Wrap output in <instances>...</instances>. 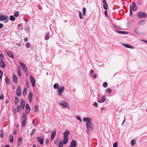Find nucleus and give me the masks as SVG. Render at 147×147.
<instances>
[{
  "label": "nucleus",
  "mask_w": 147,
  "mask_h": 147,
  "mask_svg": "<svg viewBox=\"0 0 147 147\" xmlns=\"http://www.w3.org/2000/svg\"><path fill=\"white\" fill-rule=\"evenodd\" d=\"M83 121L86 122V128L87 130L86 132L88 133L89 131H92L93 129V125L92 122L91 118L89 117H84L83 118Z\"/></svg>",
  "instance_id": "nucleus-1"
},
{
  "label": "nucleus",
  "mask_w": 147,
  "mask_h": 147,
  "mask_svg": "<svg viewBox=\"0 0 147 147\" xmlns=\"http://www.w3.org/2000/svg\"><path fill=\"white\" fill-rule=\"evenodd\" d=\"M137 16L140 18H144L146 17L147 14L144 12L140 11L137 13Z\"/></svg>",
  "instance_id": "nucleus-2"
},
{
  "label": "nucleus",
  "mask_w": 147,
  "mask_h": 147,
  "mask_svg": "<svg viewBox=\"0 0 147 147\" xmlns=\"http://www.w3.org/2000/svg\"><path fill=\"white\" fill-rule=\"evenodd\" d=\"M60 105L63 108H67L69 107L68 104L66 101L64 100L61 101Z\"/></svg>",
  "instance_id": "nucleus-3"
},
{
  "label": "nucleus",
  "mask_w": 147,
  "mask_h": 147,
  "mask_svg": "<svg viewBox=\"0 0 147 147\" xmlns=\"http://www.w3.org/2000/svg\"><path fill=\"white\" fill-rule=\"evenodd\" d=\"M64 87L63 86H60L57 89V91L59 93L58 94L59 96L61 95V94L64 91Z\"/></svg>",
  "instance_id": "nucleus-4"
},
{
  "label": "nucleus",
  "mask_w": 147,
  "mask_h": 147,
  "mask_svg": "<svg viewBox=\"0 0 147 147\" xmlns=\"http://www.w3.org/2000/svg\"><path fill=\"white\" fill-rule=\"evenodd\" d=\"M19 64L25 72L27 71V67L23 62H19Z\"/></svg>",
  "instance_id": "nucleus-5"
},
{
  "label": "nucleus",
  "mask_w": 147,
  "mask_h": 147,
  "mask_svg": "<svg viewBox=\"0 0 147 147\" xmlns=\"http://www.w3.org/2000/svg\"><path fill=\"white\" fill-rule=\"evenodd\" d=\"M30 78L32 83V86L33 87H34L35 86V81L34 78L32 76H30Z\"/></svg>",
  "instance_id": "nucleus-6"
},
{
  "label": "nucleus",
  "mask_w": 147,
  "mask_h": 147,
  "mask_svg": "<svg viewBox=\"0 0 147 147\" xmlns=\"http://www.w3.org/2000/svg\"><path fill=\"white\" fill-rule=\"evenodd\" d=\"M21 88L20 86H18L16 90V94L18 96H20L21 95Z\"/></svg>",
  "instance_id": "nucleus-7"
},
{
  "label": "nucleus",
  "mask_w": 147,
  "mask_h": 147,
  "mask_svg": "<svg viewBox=\"0 0 147 147\" xmlns=\"http://www.w3.org/2000/svg\"><path fill=\"white\" fill-rule=\"evenodd\" d=\"M77 145L76 142L74 140L71 142V144L69 147H76Z\"/></svg>",
  "instance_id": "nucleus-8"
},
{
  "label": "nucleus",
  "mask_w": 147,
  "mask_h": 147,
  "mask_svg": "<svg viewBox=\"0 0 147 147\" xmlns=\"http://www.w3.org/2000/svg\"><path fill=\"white\" fill-rule=\"evenodd\" d=\"M21 107L22 109H24V108L25 105V102L24 99H22L20 102Z\"/></svg>",
  "instance_id": "nucleus-9"
},
{
  "label": "nucleus",
  "mask_w": 147,
  "mask_h": 147,
  "mask_svg": "<svg viewBox=\"0 0 147 147\" xmlns=\"http://www.w3.org/2000/svg\"><path fill=\"white\" fill-rule=\"evenodd\" d=\"M38 141L41 144H42L43 143L44 139L40 137H38L37 138Z\"/></svg>",
  "instance_id": "nucleus-10"
},
{
  "label": "nucleus",
  "mask_w": 147,
  "mask_h": 147,
  "mask_svg": "<svg viewBox=\"0 0 147 147\" xmlns=\"http://www.w3.org/2000/svg\"><path fill=\"white\" fill-rule=\"evenodd\" d=\"M56 134V131H53V132L51 133V140H53L54 138L55 137Z\"/></svg>",
  "instance_id": "nucleus-11"
},
{
  "label": "nucleus",
  "mask_w": 147,
  "mask_h": 147,
  "mask_svg": "<svg viewBox=\"0 0 147 147\" xmlns=\"http://www.w3.org/2000/svg\"><path fill=\"white\" fill-rule=\"evenodd\" d=\"M9 18V17L8 16H1L0 17V20H5L7 19H8Z\"/></svg>",
  "instance_id": "nucleus-12"
},
{
  "label": "nucleus",
  "mask_w": 147,
  "mask_h": 147,
  "mask_svg": "<svg viewBox=\"0 0 147 147\" xmlns=\"http://www.w3.org/2000/svg\"><path fill=\"white\" fill-rule=\"evenodd\" d=\"M122 45L123 46H124L126 48H130V49H133L134 48V47L133 46H131V45H127L126 44H122Z\"/></svg>",
  "instance_id": "nucleus-13"
},
{
  "label": "nucleus",
  "mask_w": 147,
  "mask_h": 147,
  "mask_svg": "<svg viewBox=\"0 0 147 147\" xmlns=\"http://www.w3.org/2000/svg\"><path fill=\"white\" fill-rule=\"evenodd\" d=\"M17 146H19L22 143V138L21 137L19 138L17 142Z\"/></svg>",
  "instance_id": "nucleus-14"
},
{
  "label": "nucleus",
  "mask_w": 147,
  "mask_h": 147,
  "mask_svg": "<svg viewBox=\"0 0 147 147\" xmlns=\"http://www.w3.org/2000/svg\"><path fill=\"white\" fill-rule=\"evenodd\" d=\"M132 8L133 10L134 11H135L137 9V7L135 3L133 2L132 3Z\"/></svg>",
  "instance_id": "nucleus-15"
},
{
  "label": "nucleus",
  "mask_w": 147,
  "mask_h": 147,
  "mask_svg": "<svg viewBox=\"0 0 147 147\" xmlns=\"http://www.w3.org/2000/svg\"><path fill=\"white\" fill-rule=\"evenodd\" d=\"M7 55L12 59H14V57L12 53L11 52L7 51Z\"/></svg>",
  "instance_id": "nucleus-16"
},
{
  "label": "nucleus",
  "mask_w": 147,
  "mask_h": 147,
  "mask_svg": "<svg viewBox=\"0 0 147 147\" xmlns=\"http://www.w3.org/2000/svg\"><path fill=\"white\" fill-rule=\"evenodd\" d=\"M115 31L118 33L123 34H127L128 33V32L126 31H121L117 30H115Z\"/></svg>",
  "instance_id": "nucleus-17"
},
{
  "label": "nucleus",
  "mask_w": 147,
  "mask_h": 147,
  "mask_svg": "<svg viewBox=\"0 0 147 147\" xmlns=\"http://www.w3.org/2000/svg\"><path fill=\"white\" fill-rule=\"evenodd\" d=\"M146 22V21L144 20H142L140 21L138 23V26H141L142 24H144Z\"/></svg>",
  "instance_id": "nucleus-18"
},
{
  "label": "nucleus",
  "mask_w": 147,
  "mask_h": 147,
  "mask_svg": "<svg viewBox=\"0 0 147 147\" xmlns=\"http://www.w3.org/2000/svg\"><path fill=\"white\" fill-rule=\"evenodd\" d=\"M0 65L3 68H4L5 67V63L2 61H0Z\"/></svg>",
  "instance_id": "nucleus-19"
},
{
  "label": "nucleus",
  "mask_w": 147,
  "mask_h": 147,
  "mask_svg": "<svg viewBox=\"0 0 147 147\" xmlns=\"http://www.w3.org/2000/svg\"><path fill=\"white\" fill-rule=\"evenodd\" d=\"M13 81L14 83L17 82V77L16 76L14 75L13 76Z\"/></svg>",
  "instance_id": "nucleus-20"
},
{
  "label": "nucleus",
  "mask_w": 147,
  "mask_h": 147,
  "mask_svg": "<svg viewBox=\"0 0 147 147\" xmlns=\"http://www.w3.org/2000/svg\"><path fill=\"white\" fill-rule=\"evenodd\" d=\"M32 93L30 92L29 93V100L30 102H32Z\"/></svg>",
  "instance_id": "nucleus-21"
},
{
  "label": "nucleus",
  "mask_w": 147,
  "mask_h": 147,
  "mask_svg": "<svg viewBox=\"0 0 147 147\" xmlns=\"http://www.w3.org/2000/svg\"><path fill=\"white\" fill-rule=\"evenodd\" d=\"M19 99L17 96L15 97L14 100V102L15 104H18L19 101Z\"/></svg>",
  "instance_id": "nucleus-22"
},
{
  "label": "nucleus",
  "mask_w": 147,
  "mask_h": 147,
  "mask_svg": "<svg viewBox=\"0 0 147 147\" xmlns=\"http://www.w3.org/2000/svg\"><path fill=\"white\" fill-rule=\"evenodd\" d=\"M69 134V131L68 130H66L64 133V137H67L68 136Z\"/></svg>",
  "instance_id": "nucleus-23"
},
{
  "label": "nucleus",
  "mask_w": 147,
  "mask_h": 147,
  "mask_svg": "<svg viewBox=\"0 0 147 147\" xmlns=\"http://www.w3.org/2000/svg\"><path fill=\"white\" fill-rule=\"evenodd\" d=\"M68 142V139L67 138L64 137L63 140V143L66 144Z\"/></svg>",
  "instance_id": "nucleus-24"
},
{
  "label": "nucleus",
  "mask_w": 147,
  "mask_h": 147,
  "mask_svg": "<svg viewBox=\"0 0 147 147\" xmlns=\"http://www.w3.org/2000/svg\"><path fill=\"white\" fill-rule=\"evenodd\" d=\"M9 141L11 143H12L13 142V137L12 135H11L10 136Z\"/></svg>",
  "instance_id": "nucleus-25"
},
{
  "label": "nucleus",
  "mask_w": 147,
  "mask_h": 147,
  "mask_svg": "<svg viewBox=\"0 0 147 147\" xmlns=\"http://www.w3.org/2000/svg\"><path fill=\"white\" fill-rule=\"evenodd\" d=\"M27 88H25L24 89L23 92L22 94L24 96L27 93Z\"/></svg>",
  "instance_id": "nucleus-26"
},
{
  "label": "nucleus",
  "mask_w": 147,
  "mask_h": 147,
  "mask_svg": "<svg viewBox=\"0 0 147 147\" xmlns=\"http://www.w3.org/2000/svg\"><path fill=\"white\" fill-rule=\"evenodd\" d=\"M26 115L24 113L23 114V117L22 118V121H26Z\"/></svg>",
  "instance_id": "nucleus-27"
},
{
  "label": "nucleus",
  "mask_w": 147,
  "mask_h": 147,
  "mask_svg": "<svg viewBox=\"0 0 147 147\" xmlns=\"http://www.w3.org/2000/svg\"><path fill=\"white\" fill-rule=\"evenodd\" d=\"M38 111V106L36 105H35L34 109V112L35 113H37Z\"/></svg>",
  "instance_id": "nucleus-28"
},
{
  "label": "nucleus",
  "mask_w": 147,
  "mask_h": 147,
  "mask_svg": "<svg viewBox=\"0 0 147 147\" xmlns=\"http://www.w3.org/2000/svg\"><path fill=\"white\" fill-rule=\"evenodd\" d=\"M134 31L138 35H140V32L138 31V28H136L134 30Z\"/></svg>",
  "instance_id": "nucleus-29"
},
{
  "label": "nucleus",
  "mask_w": 147,
  "mask_h": 147,
  "mask_svg": "<svg viewBox=\"0 0 147 147\" xmlns=\"http://www.w3.org/2000/svg\"><path fill=\"white\" fill-rule=\"evenodd\" d=\"M5 82L7 83V84H9V80L7 76L5 79Z\"/></svg>",
  "instance_id": "nucleus-30"
},
{
  "label": "nucleus",
  "mask_w": 147,
  "mask_h": 147,
  "mask_svg": "<svg viewBox=\"0 0 147 147\" xmlns=\"http://www.w3.org/2000/svg\"><path fill=\"white\" fill-rule=\"evenodd\" d=\"M136 141L135 140L133 139L131 141V143L132 146L136 144Z\"/></svg>",
  "instance_id": "nucleus-31"
},
{
  "label": "nucleus",
  "mask_w": 147,
  "mask_h": 147,
  "mask_svg": "<svg viewBox=\"0 0 147 147\" xmlns=\"http://www.w3.org/2000/svg\"><path fill=\"white\" fill-rule=\"evenodd\" d=\"M50 33L49 32H48L47 33L46 35L45 36V39L46 40H47L49 37Z\"/></svg>",
  "instance_id": "nucleus-32"
},
{
  "label": "nucleus",
  "mask_w": 147,
  "mask_h": 147,
  "mask_svg": "<svg viewBox=\"0 0 147 147\" xmlns=\"http://www.w3.org/2000/svg\"><path fill=\"white\" fill-rule=\"evenodd\" d=\"M106 100V96H105V95H104L102 96L101 100L103 101V102H105Z\"/></svg>",
  "instance_id": "nucleus-33"
},
{
  "label": "nucleus",
  "mask_w": 147,
  "mask_h": 147,
  "mask_svg": "<svg viewBox=\"0 0 147 147\" xmlns=\"http://www.w3.org/2000/svg\"><path fill=\"white\" fill-rule=\"evenodd\" d=\"M53 88L54 89H58V88H59L58 84L57 83L55 84L53 86Z\"/></svg>",
  "instance_id": "nucleus-34"
},
{
  "label": "nucleus",
  "mask_w": 147,
  "mask_h": 147,
  "mask_svg": "<svg viewBox=\"0 0 147 147\" xmlns=\"http://www.w3.org/2000/svg\"><path fill=\"white\" fill-rule=\"evenodd\" d=\"M15 18L13 16H10V20L12 21H13L15 20Z\"/></svg>",
  "instance_id": "nucleus-35"
},
{
  "label": "nucleus",
  "mask_w": 147,
  "mask_h": 147,
  "mask_svg": "<svg viewBox=\"0 0 147 147\" xmlns=\"http://www.w3.org/2000/svg\"><path fill=\"white\" fill-rule=\"evenodd\" d=\"M0 59L1 61H3L4 59V56L2 54L0 55Z\"/></svg>",
  "instance_id": "nucleus-36"
},
{
  "label": "nucleus",
  "mask_w": 147,
  "mask_h": 147,
  "mask_svg": "<svg viewBox=\"0 0 147 147\" xmlns=\"http://www.w3.org/2000/svg\"><path fill=\"white\" fill-rule=\"evenodd\" d=\"M21 110L20 107L18 105H17V111L18 112H19Z\"/></svg>",
  "instance_id": "nucleus-37"
},
{
  "label": "nucleus",
  "mask_w": 147,
  "mask_h": 147,
  "mask_svg": "<svg viewBox=\"0 0 147 147\" xmlns=\"http://www.w3.org/2000/svg\"><path fill=\"white\" fill-rule=\"evenodd\" d=\"M36 131V129H33L31 133V134L30 135L31 136H32L33 134Z\"/></svg>",
  "instance_id": "nucleus-38"
},
{
  "label": "nucleus",
  "mask_w": 147,
  "mask_h": 147,
  "mask_svg": "<svg viewBox=\"0 0 147 147\" xmlns=\"http://www.w3.org/2000/svg\"><path fill=\"white\" fill-rule=\"evenodd\" d=\"M63 143L62 141L60 142L59 144V147H63Z\"/></svg>",
  "instance_id": "nucleus-39"
},
{
  "label": "nucleus",
  "mask_w": 147,
  "mask_h": 147,
  "mask_svg": "<svg viewBox=\"0 0 147 147\" xmlns=\"http://www.w3.org/2000/svg\"><path fill=\"white\" fill-rule=\"evenodd\" d=\"M14 16L16 17H18L19 16V12L16 11L14 13Z\"/></svg>",
  "instance_id": "nucleus-40"
},
{
  "label": "nucleus",
  "mask_w": 147,
  "mask_h": 147,
  "mask_svg": "<svg viewBox=\"0 0 147 147\" xmlns=\"http://www.w3.org/2000/svg\"><path fill=\"white\" fill-rule=\"evenodd\" d=\"M107 82H104L103 83V86L105 88L107 86Z\"/></svg>",
  "instance_id": "nucleus-41"
},
{
  "label": "nucleus",
  "mask_w": 147,
  "mask_h": 147,
  "mask_svg": "<svg viewBox=\"0 0 147 147\" xmlns=\"http://www.w3.org/2000/svg\"><path fill=\"white\" fill-rule=\"evenodd\" d=\"M79 15L80 18L81 19H83V16H82V12H80L79 13Z\"/></svg>",
  "instance_id": "nucleus-42"
},
{
  "label": "nucleus",
  "mask_w": 147,
  "mask_h": 147,
  "mask_svg": "<svg viewBox=\"0 0 147 147\" xmlns=\"http://www.w3.org/2000/svg\"><path fill=\"white\" fill-rule=\"evenodd\" d=\"M26 46L27 48H28L30 47V45L29 43H27L26 44Z\"/></svg>",
  "instance_id": "nucleus-43"
},
{
  "label": "nucleus",
  "mask_w": 147,
  "mask_h": 147,
  "mask_svg": "<svg viewBox=\"0 0 147 147\" xmlns=\"http://www.w3.org/2000/svg\"><path fill=\"white\" fill-rule=\"evenodd\" d=\"M30 111V108H27V109H26V113H29Z\"/></svg>",
  "instance_id": "nucleus-44"
},
{
  "label": "nucleus",
  "mask_w": 147,
  "mask_h": 147,
  "mask_svg": "<svg viewBox=\"0 0 147 147\" xmlns=\"http://www.w3.org/2000/svg\"><path fill=\"white\" fill-rule=\"evenodd\" d=\"M107 91L108 93H110L111 92V90L110 88H108L107 90Z\"/></svg>",
  "instance_id": "nucleus-45"
},
{
  "label": "nucleus",
  "mask_w": 147,
  "mask_h": 147,
  "mask_svg": "<svg viewBox=\"0 0 147 147\" xmlns=\"http://www.w3.org/2000/svg\"><path fill=\"white\" fill-rule=\"evenodd\" d=\"M132 10L131 9V6H130V15L131 16L132 15Z\"/></svg>",
  "instance_id": "nucleus-46"
},
{
  "label": "nucleus",
  "mask_w": 147,
  "mask_h": 147,
  "mask_svg": "<svg viewBox=\"0 0 147 147\" xmlns=\"http://www.w3.org/2000/svg\"><path fill=\"white\" fill-rule=\"evenodd\" d=\"M26 121H22V127H24L26 124Z\"/></svg>",
  "instance_id": "nucleus-47"
},
{
  "label": "nucleus",
  "mask_w": 147,
  "mask_h": 147,
  "mask_svg": "<svg viewBox=\"0 0 147 147\" xmlns=\"http://www.w3.org/2000/svg\"><path fill=\"white\" fill-rule=\"evenodd\" d=\"M93 105L94 107H98V104L96 102H95L93 104Z\"/></svg>",
  "instance_id": "nucleus-48"
},
{
  "label": "nucleus",
  "mask_w": 147,
  "mask_h": 147,
  "mask_svg": "<svg viewBox=\"0 0 147 147\" xmlns=\"http://www.w3.org/2000/svg\"><path fill=\"white\" fill-rule=\"evenodd\" d=\"M2 76H3L2 72L1 70H0V79H1V78Z\"/></svg>",
  "instance_id": "nucleus-49"
},
{
  "label": "nucleus",
  "mask_w": 147,
  "mask_h": 147,
  "mask_svg": "<svg viewBox=\"0 0 147 147\" xmlns=\"http://www.w3.org/2000/svg\"><path fill=\"white\" fill-rule=\"evenodd\" d=\"M117 142H115L113 144V147H117Z\"/></svg>",
  "instance_id": "nucleus-50"
},
{
  "label": "nucleus",
  "mask_w": 147,
  "mask_h": 147,
  "mask_svg": "<svg viewBox=\"0 0 147 147\" xmlns=\"http://www.w3.org/2000/svg\"><path fill=\"white\" fill-rule=\"evenodd\" d=\"M76 118L78 120H80L81 122L82 121V120H81V118L79 116H77L76 117Z\"/></svg>",
  "instance_id": "nucleus-51"
},
{
  "label": "nucleus",
  "mask_w": 147,
  "mask_h": 147,
  "mask_svg": "<svg viewBox=\"0 0 147 147\" xmlns=\"http://www.w3.org/2000/svg\"><path fill=\"white\" fill-rule=\"evenodd\" d=\"M105 15L107 17H108V15L107 14V10L105 11Z\"/></svg>",
  "instance_id": "nucleus-52"
},
{
  "label": "nucleus",
  "mask_w": 147,
  "mask_h": 147,
  "mask_svg": "<svg viewBox=\"0 0 147 147\" xmlns=\"http://www.w3.org/2000/svg\"><path fill=\"white\" fill-rule=\"evenodd\" d=\"M28 108H30L29 107V105L28 104H27L26 105V109H27V108L28 109Z\"/></svg>",
  "instance_id": "nucleus-53"
},
{
  "label": "nucleus",
  "mask_w": 147,
  "mask_h": 147,
  "mask_svg": "<svg viewBox=\"0 0 147 147\" xmlns=\"http://www.w3.org/2000/svg\"><path fill=\"white\" fill-rule=\"evenodd\" d=\"M45 142L46 144H48L49 143V140L48 139H46V140H45Z\"/></svg>",
  "instance_id": "nucleus-54"
},
{
  "label": "nucleus",
  "mask_w": 147,
  "mask_h": 147,
  "mask_svg": "<svg viewBox=\"0 0 147 147\" xmlns=\"http://www.w3.org/2000/svg\"><path fill=\"white\" fill-rule=\"evenodd\" d=\"M102 1H103V3L106 4L107 6H108L107 4V3L106 2V0H102Z\"/></svg>",
  "instance_id": "nucleus-55"
},
{
  "label": "nucleus",
  "mask_w": 147,
  "mask_h": 147,
  "mask_svg": "<svg viewBox=\"0 0 147 147\" xmlns=\"http://www.w3.org/2000/svg\"><path fill=\"white\" fill-rule=\"evenodd\" d=\"M97 77V75L96 74H94L93 76V78H96Z\"/></svg>",
  "instance_id": "nucleus-56"
},
{
  "label": "nucleus",
  "mask_w": 147,
  "mask_h": 147,
  "mask_svg": "<svg viewBox=\"0 0 147 147\" xmlns=\"http://www.w3.org/2000/svg\"><path fill=\"white\" fill-rule=\"evenodd\" d=\"M27 81V82L26 83V86H27L28 87V86H29V83L28 82V81L27 80H26L25 81V82H26Z\"/></svg>",
  "instance_id": "nucleus-57"
},
{
  "label": "nucleus",
  "mask_w": 147,
  "mask_h": 147,
  "mask_svg": "<svg viewBox=\"0 0 147 147\" xmlns=\"http://www.w3.org/2000/svg\"><path fill=\"white\" fill-rule=\"evenodd\" d=\"M3 132H2L1 134H0V136L1 138H2L3 137Z\"/></svg>",
  "instance_id": "nucleus-58"
},
{
  "label": "nucleus",
  "mask_w": 147,
  "mask_h": 147,
  "mask_svg": "<svg viewBox=\"0 0 147 147\" xmlns=\"http://www.w3.org/2000/svg\"><path fill=\"white\" fill-rule=\"evenodd\" d=\"M90 73L91 74H93L94 73V71L92 69H91L90 71Z\"/></svg>",
  "instance_id": "nucleus-59"
},
{
  "label": "nucleus",
  "mask_w": 147,
  "mask_h": 147,
  "mask_svg": "<svg viewBox=\"0 0 147 147\" xmlns=\"http://www.w3.org/2000/svg\"><path fill=\"white\" fill-rule=\"evenodd\" d=\"M4 98L3 96V95H1L0 96V100L2 99H3Z\"/></svg>",
  "instance_id": "nucleus-60"
},
{
  "label": "nucleus",
  "mask_w": 147,
  "mask_h": 147,
  "mask_svg": "<svg viewBox=\"0 0 147 147\" xmlns=\"http://www.w3.org/2000/svg\"><path fill=\"white\" fill-rule=\"evenodd\" d=\"M103 8L105 9H107V7L106 5H103Z\"/></svg>",
  "instance_id": "nucleus-61"
},
{
  "label": "nucleus",
  "mask_w": 147,
  "mask_h": 147,
  "mask_svg": "<svg viewBox=\"0 0 147 147\" xmlns=\"http://www.w3.org/2000/svg\"><path fill=\"white\" fill-rule=\"evenodd\" d=\"M98 102L100 103L103 102L101 100H98Z\"/></svg>",
  "instance_id": "nucleus-62"
},
{
  "label": "nucleus",
  "mask_w": 147,
  "mask_h": 147,
  "mask_svg": "<svg viewBox=\"0 0 147 147\" xmlns=\"http://www.w3.org/2000/svg\"><path fill=\"white\" fill-rule=\"evenodd\" d=\"M24 40L25 42H27L28 40V39L27 37H26L24 39Z\"/></svg>",
  "instance_id": "nucleus-63"
},
{
  "label": "nucleus",
  "mask_w": 147,
  "mask_h": 147,
  "mask_svg": "<svg viewBox=\"0 0 147 147\" xmlns=\"http://www.w3.org/2000/svg\"><path fill=\"white\" fill-rule=\"evenodd\" d=\"M13 134L15 135L16 133V131L15 130H13Z\"/></svg>",
  "instance_id": "nucleus-64"
}]
</instances>
